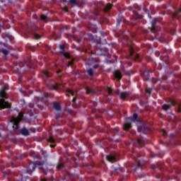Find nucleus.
<instances>
[{
	"label": "nucleus",
	"instance_id": "nucleus-1",
	"mask_svg": "<svg viewBox=\"0 0 181 181\" xmlns=\"http://www.w3.org/2000/svg\"><path fill=\"white\" fill-rule=\"evenodd\" d=\"M22 118H23V113L20 112L18 114V117H13L11 119V122H12L13 124V129H18V128H19V122H21V121H22Z\"/></svg>",
	"mask_w": 181,
	"mask_h": 181
},
{
	"label": "nucleus",
	"instance_id": "nucleus-2",
	"mask_svg": "<svg viewBox=\"0 0 181 181\" xmlns=\"http://www.w3.org/2000/svg\"><path fill=\"white\" fill-rule=\"evenodd\" d=\"M138 122V115L134 114L133 117H129L127 119V122L124 124V129H129L131 128V122Z\"/></svg>",
	"mask_w": 181,
	"mask_h": 181
},
{
	"label": "nucleus",
	"instance_id": "nucleus-3",
	"mask_svg": "<svg viewBox=\"0 0 181 181\" xmlns=\"http://www.w3.org/2000/svg\"><path fill=\"white\" fill-rule=\"evenodd\" d=\"M11 107V105L6 102L4 99H0V108L4 110V108H9Z\"/></svg>",
	"mask_w": 181,
	"mask_h": 181
},
{
	"label": "nucleus",
	"instance_id": "nucleus-4",
	"mask_svg": "<svg viewBox=\"0 0 181 181\" xmlns=\"http://www.w3.org/2000/svg\"><path fill=\"white\" fill-rule=\"evenodd\" d=\"M36 168V164L35 163H30L27 167V173H31Z\"/></svg>",
	"mask_w": 181,
	"mask_h": 181
},
{
	"label": "nucleus",
	"instance_id": "nucleus-5",
	"mask_svg": "<svg viewBox=\"0 0 181 181\" xmlns=\"http://www.w3.org/2000/svg\"><path fill=\"white\" fill-rule=\"evenodd\" d=\"M60 49V53L64 56V57H66V59H70V54L67 52H64V45H59Z\"/></svg>",
	"mask_w": 181,
	"mask_h": 181
},
{
	"label": "nucleus",
	"instance_id": "nucleus-6",
	"mask_svg": "<svg viewBox=\"0 0 181 181\" xmlns=\"http://www.w3.org/2000/svg\"><path fill=\"white\" fill-rule=\"evenodd\" d=\"M5 90H8L6 86L3 87L0 90V97H1V98H6V93L5 92Z\"/></svg>",
	"mask_w": 181,
	"mask_h": 181
},
{
	"label": "nucleus",
	"instance_id": "nucleus-7",
	"mask_svg": "<svg viewBox=\"0 0 181 181\" xmlns=\"http://www.w3.org/2000/svg\"><path fill=\"white\" fill-rule=\"evenodd\" d=\"M139 129L141 132H143V134H148V131H149V127L143 126L141 129L139 128Z\"/></svg>",
	"mask_w": 181,
	"mask_h": 181
},
{
	"label": "nucleus",
	"instance_id": "nucleus-8",
	"mask_svg": "<svg viewBox=\"0 0 181 181\" xmlns=\"http://www.w3.org/2000/svg\"><path fill=\"white\" fill-rule=\"evenodd\" d=\"M107 159L109 160V162H116L117 160L115 159V157L112 155L107 156Z\"/></svg>",
	"mask_w": 181,
	"mask_h": 181
},
{
	"label": "nucleus",
	"instance_id": "nucleus-9",
	"mask_svg": "<svg viewBox=\"0 0 181 181\" xmlns=\"http://www.w3.org/2000/svg\"><path fill=\"white\" fill-rule=\"evenodd\" d=\"M66 95L68 96H70V95H76V92L70 90V89H66Z\"/></svg>",
	"mask_w": 181,
	"mask_h": 181
},
{
	"label": "nucleus",
	"instance_id": "nucleus-10",
	"mask_svg": "<svg viewBox=\"0 0 181 181\" xmlns=\"http://www.w3.org/2000/svg\"><path fill=\"white\" fill-rule=\"evenodd\" d=\"M21 133L22 134V135H25V136H26L29 135V130H28L26 128H23L21 130Z\"/></svg>",
	"mask_w": 181,
	"mask_h": 181
},
{
	"label": "nucleus",
	"instance_id": "nucleus-11",
	"mask_svg": "<svg viewBox=\"0 0 181 181\" xmlns=\"http://www.w3.org/2000/svg\"><path fill=\"white\" fill-rule=\"evenodd\" d=\"M112 7V5H111V4H107L105 6V8L103 9V11L105 12H107V11H110V9Z\"/></svg>",
	"mask_w": 181,
	"mask_h": 181
},
{
	"label": "nucleus",
	"instance_id": "nucleus-12",
	"mask_svg": "<svg viewBox=\"0 0 181 181\" xmlns=\"http://www.w3.org/2000/svg\"><path fill=\"white\" fill-rule=\"evenodd\" d=\"M53 107L54 110H56L57 111H60V104L57 103H54L53 104Z\"/></svg>",
	"mask_w": 181,
	"mask_h": 181
},
{
	"label": "nucleus",
	"instance_id": "nucleus-13",
	"mask_svg": "<svg viewBox=\"0 0 181 181\" xmlns=\"http://www.w3.org/2000/svg\"><path fill=\"white\" fill-rule=\"evenodd\" d=\"M115 76L116 77V78H118L119 80H121L122 77L121 73H119V71H115Z\"/></svg>",
	"mask_w": 181,
	"mask_h": 181
},
{
	"label": "nucleus",
	"instance_id": "nucleus-14",
	"mask_svg": "<svg viewBox=\"0 0 181 181\" xmlns=\"http://www.w3.org/2000/svg\"><path fill=\"white\" fill-rule=\"evenodd\" d=\"M129 95V93H127V92H124V93H121L119 94L121 98H125L127 97H128V95Z\"/></svg>",
	"mask_w": 181,
	"mask_h": 181
},
{
	"label": "nucleus",
	"instance_id": "nucleus-15",
	"mask_svg": "<svg viewBox=\"0 0 181 181\" xmlns=\"http://www.w3.org/2000/svg\"><path fill=\"white\" fill-rule=\"evenodd\" d=\"M59 88L62 89V86H60L59 84H55V85L52 86L53 90H59Z\"/></svg>",
	"mask_w": 181,
	"mask_h": 181
},
{
	"label": "nucleus",
	"instance_id": "nucleus-16",
	"mask_svg": "<svg viewBox=\"0 0 181 181\" xmlns=\"http://www.w3.org/2000/svg\"><path fill=\"white\" fill-rule=\"evenodd\" d=\"M170 108V106L164 104L163 105V110H164V111H168V110H169Z\"/></svg>",
	"mask_w": 181,
	"mask_h": 181
},
{
	"label": "nucleus",
	"instance_id": "nucleus-17",
	"mask_svg": "<svg viewBox=\"0 0 181 181\" xmlns=\"http://www.w3.org/2000/svg\"><path fill=\"white\" fill-rule=\"evenodd\" d=\"M86 90L87 94H94V93H95V92H94V90H90V89L88 88H86Z\"/></svg>",
	"mask_w": 181,
	"mask_h": 181
},
{
	"label": "nucleus",
	"instance_id": "nucleus-18",
	"mask_svg": "<svg viewBox=\"0 0 181 181\" xmlns=\"http://www.w3.org/2000/svg\"><path fill=\"white\" fill-rule=\"evenodd\" d=\"M134 18H135L136 19H142V16H141V15H139V14L135 13H134Z\"/></svg>",
	"mask_w": 181,
	"mask_h": 181
},
{
	"label": "nucleus",
	"instance_id": "nucleus-19",
	"mask_svg": "<svg viewBox=\"0 0 181 181\" xmlns=\"http://www.w3.org/2000/svg\"><path fill=\"white\" fill-rule=\"evenodd\" d=\"M70 4L73 5V6H75V5H77V0H70L69 1Z\"/></svg>",
	"mask_w": 181,
	"mask_h": 181
},
{
	"label": "nucleus",
	"instance_id": "nucleus-20",
	"mask_svg": "<svg viewBox=\"0 0 181 181\" xmlns=\"http://www.w3.org/2000/svg\"><path fill=\"white\" fill-rule=\"evenodd\" d=\"M1 52H2L3 54H4L5 56H6L9 53V51H8L6 49H2Z\"/></svg>",
	"mask_w": 181,
	"mask_h": 181
},
{
	"label": "nucleus",
	"instance_id": "nucleus-21",
	"mask_svg": "<svg viewBox=\"0 0 181 181\" xmlns=\"http://www.w3.org/2000/svg\"><path fill=\"white\" fill-rule=\"evenodd\" d=\"M48 142H49L50 144H54V139L52 137H49L48 139Z\"/></svg>",
	"mask_w": 181,
	"mask_h": 181
},
{
	"label": "nucleus",
	"instance_id": "nucleus-22",
	"mask_svg": "<svg viewBox=\"0 0 181 181\" xmlns=\"http://www.w3.org/2000/svg\"><path fill=\"white\" fill-rule=\"evenodd\" d=\"M88 74H89V76H93V69H88Z\"/></svg>",
	"mask_w": 181,
	"mask_h": 181
},
{
	"label": "nucleus",
	"instance_id": "nucleus-23",
	"mask_svg": "<svg viewBox=\"0 0 181 181\" xmlns=\"http://www.w3.org/2000/svg\"><path fill=\"white\" fill-rule=\"evenodd\" d=\"M107 91L108 94H111L112 93V89H111V88H107Z\"/></svg>",
	"mask_w": 181,
	"mask_h": 181
},
{
	"label": "nucleus",
	"instance_id": "nucleus-24",
	"mask_svg": "<svg viewBox=\"0 0 181 181\" xmlns=\"http://www.w3.org/2000/svg\"><path fill=\"white\" fill-rule=\"evenodd\" d=\"M41 19L42 21H46V19H47V17L46 16H45V15H42L41 16Z\"/></svg>",
	"mask_w": 181,
	"mask_h": 181
},
{
	"label": "nucleus",
	"instance_id": "nucleus-25",
	"mask_svg": "<svg viewBox=\"0 0 181 181\" xmlns=\"http://www.w3.org/2000/svg\"><path fill=\"white\" fill-rule=\"evenodd\" d=\"M62 168H63V163H60L57 165V168H58V169H62Z\"/></svg>",
	"mask_w": 181,
	"mask_h": 181
},
{
	"label": "nucleus",
	"instance_id": "nucleus-26",
	"mask_svg": "<svg viewBox=\"0 0 181 181\" xmlns=\"http://www.w3.org/2000/svg\"><path fill=\"white\" fill-rule=\"evenodd\" d=\"M170 105H172L173 107L175 105V100H170Z\"/></svg>",
	"mask_w": 181,
	"mask_h": 181
},
{
	"label": "nucleus",
	"instance_id": "nucleus-27",
	"mask_svg": "<svg viewBox=\"0 0 181 181\" xmlns=\"http://www.w3.org/2000/svg\"><path fill=\"white\" fill-rule=\"evenodd\" d=\"M34 37H35V39L38 40V39H40V35H35Z\"/></svg>",
	"mask_w": 181,
	"mask_h": 181
},
{
	"label": "nucleus",
	"instance_id": "nucleus-28",
	"mask_svg": "<svg viewBox=\"0 0 181 181\" xmlns=\"http://www.w3.org/2000/svg\"><path fill=\"white\" fill-rule=\"evenodd\" d=\"M146 93H147V94H151V88L146 89Z\"/></svg>",
	"mask_w": 181,
	"mask_h": 181
},
{
	"label": "nucleus",
	"instance_id": "nucleus-29",
	"mask_svg": "<svg viewBox=\"0 0 181 181\" xmlns=\"http://www.w3.org/2000/svg\"><path fill=\"white\" fill-rule=\"evenodd\" d=\"M44 74H45V76H47V77H49V71H45Z\"/></svg>",
	"mask_w": 181,
	"mask_h": 181
},
{
	"label": "nucleus",
	"instance_id": "nucleus-30",
	"mask_svg": "<svg viewBox=\"0 0 181 181\" xmlns=\"http://www.w3.org/2000/svg\"><path fill=\"white\" fill-rule=\"evenodd\" d=\"M134 53V48H131L130 49V54L132 56V54Z\"/></svg>",
	"mask_w": 181,
	"mask_h": 181
},
{
	"label": "nucleus",
	"instance_id": "nucleus-31",
	"mask_svg": "<svg viewBox=\"0 0 181 181\" xmlns=\"http://www.w3.org/2000/svg\"><path fill=\"white\" fill-rule=\"evenodd\" d=\"M162 135H163L165 136V135H166V132H165V130H162L161 131Z\"/></svg>",
	"mask_w": 181,
	"mask_h": 181
},
{
	"label": "nucleus",
	"instance_id": "nucleus-32",
	"mask_svg": "<svg viewBox=\"0 0 181 181\" xmlns=\"http://www.w3.org/2000/svg\"><path fill=\"white\" fill-rule=\"evenodd\" d=\"M38 168H39V169H43V163L40 164V165L38 166Z\"/></svg>",
	"mask_w": 181,
	"mask_h": 181
},
{
	"label": "nucleus",
	"instance_id": "nucleus-33",
	"mask_svg": "<svg viewBox=\"0 0 181 181\" xmlns=\"http://www.w3.org/2000/svg\"><path fill=\"white\" fill-rule=\"evenodd\" d=\"M33 158H38L37 156H36V153H35V152H33Z\"/></svg>",
	"mask_w": 181,
	"mask_h": 181
},
{
	"label": "nucleus",
	"instance_id": "nucleus-34",
	"mask_svg": "<svg viewBox=\"0 0 181 181\" xmlns=\"http://www.w3.org/2000/svg\"><path fill=\"white\" fill-rule=\"evenodd\" d=\"M71 64H73V61H70V62H69V66H71Z\"/></svg>",
	"mask_w": 181,
	"mask_h": 181
},
{
	"label": "nucleus",
	"instance_id": "nucleus-35",
	"mask_svg": "<svg viewBox=\"0 0 181 181\" xmlns=\"http://www.w3.org/2000/svg\"><path fill=\"white\" fill-rule=\"evenodd\" d=\"M137 165H138V166H139V168L141 166V162H139V161H138L137 162Z\"/></svg>",
	"mask_w": 181,
	"mask_h": 181
},
{
	"label": "nucleus",
	"instance_id": "nucleus-36",
	"mask_svg": "<svg viewBox=\"0 0 181 181\" xmlns=\"http://www.w3.org/2000/svg\"><path fill=\"white\" fill-rule=\"evenodd\" d=\"M141 139H138V140H137V144H141Z\"/></svg>",
	"mask_w": 181,
	"mask_h": 181
},
{
	"label": "nucleus",
	"instance_id": "nucleus-37",
	"mask_svg": "<svg viewBox=\"0 0 181 181\" xmlns=\"http://www.w3.org/2000/svg\"><path fill=\"white\" fill-rule=\"evenodd\" d=\"M151 168H152V169H155V168H156V166L152 165Z\"/></svg>",
	"mask_w": 181,
	"mask_h": 181
},
{
	"label": "nucleus",
	"instance_id": "nucleus-38",
	"mask_svg": "<svg viewBox=\"0 0 181 181\" xmlns=\"http://www.w3.org/2000/svg\"><path fill=\"white\" fill-rule=\"evenodd\" d=\"M64 9L66 11V12H67V7H65Z\"/></svg>",
	"mask_w": 181,
	"mask_h": 181
},
{
	"label": "nucleus",
	"instance_id": "nucleus-39",
	"mask_svg": "<svg viewBox=\"0 0 181 181\" xmlns=\"http://www.w3.org/2000/svg\"><path fill=\"white\" fill-rule=\"evenodd\" d=\"M54 146H55L54 145H50L51 148H54Z\"/></svg>",
	"mask_w": 181,
	"mask_h": 181
},
{
	"label": "nucleus",
	"instance_id": "nucleus-40",
	"mask_svg": "<svg viewBox=\"0 0 181 181\" xmlns=\"http://www.w3.org/2000/svg\"><path fill=\"white\" fill-rule=\"evenodd\" d=\"M97 67H98V65H95V66H94V69H97Z\"/></svg>",
	"mask_w": 181,
	"mask_h": 181
},
{
	"label": "nucleus",
	"instance_id": "nucleus-41",
	"mask_svg": "<svg viewBox=\"0 0 181 181\" xmlns=\"http://www.w3.org/2000/svg\"><path fill=\"white\" fill-rule=\"evenodd\" d=\"M139 56L138 55H136L135 56V59H138Z\"/></svg>",
	"mask_w": 181,
	"mask_h": 181
},
{
	"label": "nucleus",
	"instance_id": "nucleus-42",
	"mask_svg": "<svg viewBox=\"0 0 181 181\" xmlns=\"http://www.w3.org/2000/svg\"><path fill=\"white\" fill-rule=\"evenodd\" d=\"M60 71H61L60 70L57 71V74H59V73H60Z\"/></svg>",
	"mask_w": 181,
	"mask_h": 181
},
{
	"label": "nucleus",
	"instance_id": "nucleus-43",
	"mask_svg": "<svg viewBox=\"0 0 181 181\" xmlns=\"http://www.w3.org/2000/svg\"><path fill=\"white\" fill-rule=\"evenodd\" d=\"M40 181H46V180L45 179H42Z\"/></svg>",
	"mask_w": 181,
	"mask_h": 181
},
{
	"label": "nucleus",
	"instance_id": "nucleus-44",
	"mask_svg": "<svg viewBox=\"0 0 181 181\" xmlns=\"http://www.w3.org/2000/svg\"><path fill=\"white\" fill-rule=\"evenodd\" d=\"M73 101H74V102L76 101V98H74V99H73Z\"/></svg>",
	"mask_w": 181,
	"mask_h": 181
},
{
	"label": "nucleus",
	"instance_id": "nucleus-45",
	"mask_svg": "<svg viewBox=\"0 0 181 181\" xmlns=\"http://www.w3.org/2000/svg\"><path fill=\"white\" fill-rule=\"evenodd\" d=\"M149 18H151V16L148 15Z\"/></svg>",
	"mask_w": 181,
	"mask_h": 181
}]
</instances>
